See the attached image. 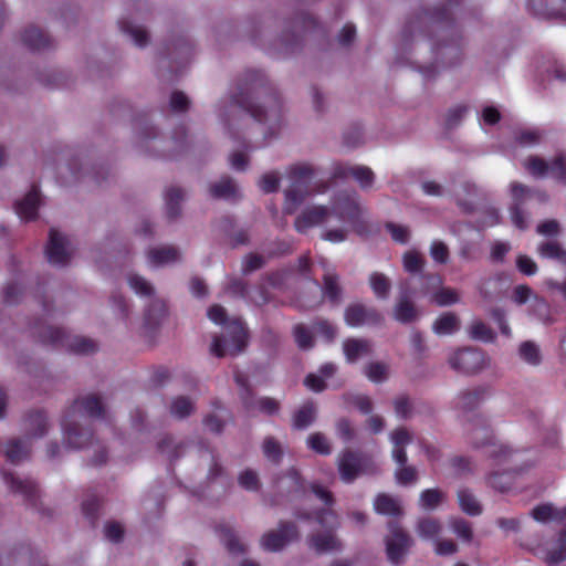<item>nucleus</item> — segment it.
<instances>
[{
  "label": "nucleus",
  "mask_w": 566,
  "mask_h": 566,
  "mask_svg": "<svg viewBox=\"0 0 566 566\" xmlns=\"http://www.w3.org/2000/svg\"><path fill=\"white\" fill-rule=\"evenodd\" d=\"M363 208L356 192L339 195L332 207L311 206L303 210L295 221L298 232H305L312 227H323L322 238L332 243L346 240L348 232L354 229L363 216Z\"/></svg>",
  "instance_id": "obj_1"
},
{
  "label": "nucleus",
  "mask_w": 566,
  "mask_h": 566,
  "mask_svg": "<svg viewBox=\"0 0 566 566\" xmlns=\"http://www.w3.org/2000/svg\"><path fill=\"white\" fill-rule=\"evenodd\" d=\"M103 406L98 397L87 396L77 400L65 413L62 420L64 443L73 449H81L88 444L91 433L82 427L84 416L97 417Z\"/></svg>",
  "instance_id": "obj_2"
},
{
  "label": "nucleus",
  "mask_w": 566,
  "mask_h": 566,
  "mask_svg": "<svg viewBox=\"0 0 566 566\" xmlns=\"http://www.w3.org/2000/svg\"><path fill=\"white\" fill-rule=\"evenodd\" d=\"M392 444L391 458L397 463L395 480L400 485H410L417 481V470L407 465L406 448L412 442L413 437L406 428H397L389 434Z\"/></svg>",
  "instance_id": "obj_3"
},
{
  "label": "nucleus",
  "mask_w": 566,
  "mask_h": 566,
  "mask_svg": "<svg viewBox=\"0 0 566 566\" xmlns=\"http://www.w3.org/2000/svg\"><path fill=\"white\" fill-rule=\"evenodd\" d=\"M128 287L139 297L150 298L144 314L146 326H153L166 314V303L156 296V289L150 281L138 273L129 272L126 275Z\"/></svg>",
  "instance_id": "obj_4"
},
{
  "label": "nucleus",
  "mask_w": 566,
  "mask_h": 566,
  "mask_svg": "<svg viewBox=\"0 0 566 566\" xmlns=\"http://www.w3.org/2000/svg\"><path fill=\"white\" fill-rule=\"evenodd\" d=\"M313 175L314 170L308 164H296L287 169L286 176L291 185L285 191V210L289 213H293L304 199L305 195L300 190V187L303 182L310 180Z\"/></svg>",
  "instance_id": "obj_5"
},
{
  "label": "nucleus",
  "mask_w": 566,
  "mask_h": 566,
  "mask_svg": "<svg viewBox=\"0 0 566 566\" xmlns=\"http://www.w3.org/2000/svg\"><path fill=\"white\" fill-rule=\"evenodd\" d=\"M231 340L216 338L211 345V353L218 357L233 356L241 353L247 345V333L240 321L231 322L227 327Z\"/></svg>",
  "instance_id": "obj_6"
},
{
  "label": "nucleus",
  "mask_w": 566,
  "mask_h": 566,
  "mask_svg": "<svg viewBox=\"0 0 566 566\" xmlns=\"http://www.w3.org/2000/svg\"><path fill=\"white\" fill-rule=\"evenodd\" d=\"M450 366L464 374H474L483 370L490 364L485 354L479 349L464 348L454 352L449 357Z\"/></svg>",
  "instance_id": "obj_7"
},
{
  "label": "nucleus",
  "mask_w": 566,
  "mask_h": 566,
  "mask_svg": "<svg viewBox=\"0 0 566 566\" xmlns=\"http://www.w3.org/2000/svg\"><path fill=\"white\" fill-rule=\"evenodd\" d=\"M523 166L534 177L551 176L566 181V156L563 154L558 155L551 164L538 157H530L524 160Z\"/></svg>",
  "instance_id": "obj_8"
},
{
  "label": "nucleus",
  "mask_w": 566,
  "mask_h": 566,
  "mask_svg": "<svg viewBox=\"0 0 566 566\" xmlns=\"http://www.w3.org/2000/svg\"><path fill=\"white\" fill-rule=\"evenodd\" d=\"M386 552L388 559L392 564H399L407 555L413 541L412 538L398 525L390 524L388 527V534L385 538Z\"/></svg>",
  "instance_id": "obj_9"
},
{
  "label": "nucleus",
  "mask_w": 566,
  "mask_h": 566,
  "mask_svg": "<svg viewBox=\"0 0 566 566\" xmlns=\"http://www.w3.org/2000/svg\"><path fill=\"white\" fill-rule=\"evenodd\" d=\"M244 87H239V95L231 96V104L235 107H247L251 116L262 123L274 125L281 116V108L275 101H270L265 106H248L245 105Z\"/></svg>",
  "instance_id": "obj_10"
},
{
  "label": "nucleus",
  "mask_w": 566,
  "mask_h": 566,
  "mask_svg": "<svg viewBox=\"0 0 566 566\" xmlns=\"http://www.w3.org/2000/svg\"><path fill=\"white\" fill-rule=\"evenodd\" d=\"M337 468L343 482L352 483L367 472V461L359 454L346 450L337 457Z\"/></svg>",
  "instance_id": "obj_11"
},
{
  "label": "nucleus",
  "mask_w": 566,
  "mask_h": 566,
  "mask_svg": "<svg viewBox=\"0 0 566 566\" xmlns=\"http://www.w3.org/2000/svg\"><path fill=\"white\" fill-rule=\"evenodd\" d=\"M120 32L137 48H146L150 42V33L139 14H130L118 22Z\"/></svg>",
  "instance_id": "obj_12"
},
{
  "label": "nucleus",
  "mask_w": 566,
  "mask_h": 566,
  "mask_svg": "<svg viewBox=\"0 0 566 566\" xmlns=\"http://www.w3.org/2000/svg\"><path fill=\"white\" fill-rule=\"evenodd\" d=\"M48 338L50 342L61 344L77 354H90L96 349V344L92 339L69 335L60 328L51 329Z\"/></svg>",
  "instance_id": "obj_13"
},
{
  "label": "nucleus",
  "mask_w": 566,
  "mask_h": 566,
  "mask_svg": "<svg viewBox=\"0 0 566 566\" xmlns=\"http://www.w3.org/2000/svg\"><path fill=\"white\" fill-rule=\"evenodd\" d=\"M46 258L51 264H65L71 258V247L67 239L56 230H51L46 245Z\"/></svg>",
  "instance_id": "obj_14"
},
{
  "label": "nucleus",
  "mask_w": 566,
  "mask_h": 566,
  "mask_svg": "<svg viewBox=\"0 0 566 566\" xmlns=\"http://www.w3.org/2000/svg\"><path fill=\"white\" fill-rule=\"evenodd\" d=\"M382 319V315L375 308L366 307L358 303L349 305L345 311V322L352 327L377 325L380 324Z\"/></svg>",
  "instance_id": "obj_15"
},
{
  "label": "nucleus",
  "mask_w": 566,
  "mask_h": 566,
  "mask_svg": "<svg viewBox=\"0 0 566 566\" xmlns=\"http://www.w3.org/2000/svg\"><path fill=\"white\" fill-rule=\"evenodd\" d=\"M182 254L172 245H158L146 251V262L151 269L163 268L180 262Z\"/></svg>",
  "instance_id": "obj_16"
},
{
  "label": "nucleus",
  "mask_w": 566,
  "mask_h": 566,
  "mask_svg": "<svg viewBox=\"0 0 566 566\" xmlns=\"http://www.w3.org/2000/svg\"><path fill=\"white\" fill-rule=\"evenodd\" d=\"M297 536V532L292 524H282L279 530L266 533L261 545L264 549L275 552L283 548L286 544Z\"/></svg>",
  "instance_id": "obj_17"
},
{
  "label": "nucleus",
  "mask_w": 566,
  "mask_h": 566,
  "mask_svg": "<svg viewBox=\"0 0 566 566\" xmlns=\"http://www.w3.org/2000/svg\"><path fill=\"white\" fill-rule=\"evenodd\" d=\"M338 175L353 178L361 190H371L376 182L373 169L364 165H348L340 168Z\"/></svg>",
  "instance_id": "obj_18"
},
{
  "label": "nucleus",
  "mask_w": 566,
  "mask_h": 566,
  "mask_svg": "<svg viewBox=\"0 0 566 566\" xmlns=\"http://www.w3.org/2000/svg\"><path fill=\"white\" fill-rule=\"evenodd\" d=\"M40 205V193L36 188H32L15 202V212L21 220L31 221L36 218Z\"/></svg>",
  "instance_id": "obj_19"
},
{
  "label": "nucleus",
  "mask_w": 566,
  "mask_h": 566,
  "mask_svg": "<svg viewBox=\"0 0 566 566\" xmlns=\"http://www.w3.org/2000/svg\"><path fill=\"white\" fill-rule=\"evenodd\" d=\"M531 515L538 523H559L566 520V506L542 503L532 510Z\"/></svg>",
  "instance_id": "obj_20"
},
{
  "label": "nucleus",
  "mask_w": 566,
  "mask_h": 566,
  "mask_svg": "<svg viewBox=\"0 0 566 566\" xmlns=\"http://www.w3.org/2000/svg\"><path fill=\"white\" fill-rule=\"evenodd\" d=\"M528 189L523 185L517 182H513L511 185V196L514 202V207L511 208V218L514 226L520 229L526 228V221L522 211L518 210L517 205H520L524 199H526L528 197Z\"/></svg>",
  "instance_id": "obj_21"
},
{
  "label": "nucleus",
  "mask_w": 566,
  "mask_h": 566,
  "mask_svg": "<svg viewBox=\"0 0 566 566\" xmlns=\"http://www.w3.org/2000/svg\"><path fill=\"white\" fill-rule=\"evenodd\" d=\"M371 343L365 339L350 338L344 342L343 350L348 363H355L371 354Z\"/></svg>",
  "instance_id": "obj_22"
},
{
  "label": "nucleus",
  "mask_w": 566,
  "mask_h": 566,
  "mask_svg": "<svg viewBox=\"0 0 566 566\" xmlns=\"http://www.w3.org/2000/svg\"><path fill=\"white\" fill-rule=\"evenodd\" d=\"M467 434L475 447L491 443L492 433L488 424L480 418L474 419L465 427Z\"/></svg>",
  "instance_id": "obj_23"
},
{
  "label": "nucleus",
  "mask_w": 566,
  "mask_h": 566,
  "mask_svg": "<svg viewBox=\"0 0 566 566\" xmlns=\"http://www.w3.org/2000/svg\"><path fill=\"white\" fill-rule=\"evenodd\" d=\"M527 2L538 14L566 18V0H527Z\"/></svg>",
  "instance_id": "obj_24"
},
{
  "label": "nucleus",
  "mask_w": 566,
  "mask_h": 566,
  "mask_svg": "<svg viewBox=\"0 0 566 566\" xmlns=\"http://www.w3.org/2000/svg\"><path fill=\"white\" fill-rule=\"evenodd\" d=\"M513 300L517 304H524L530 300L534 302V308L537 311L543 318L548 310V305L545 300L533 294L532 290L527 285H518L515 287L513 293Z\"/></svg>",
  "instance_id": "obj_25"
},
{
  "label": "nucleus",
  "mask_w": 566,
  "mask_h": 566,
  "mask_svg": "<svg viewBox=\"0 0 566 566\" xmlns=\"http://www.w3.org/2000/svg\"><path fill=\"white\" fill-rule=\"evenodd\" d=\"M460 327L459 317L451 312L441 314L433 322L432 329L439 336H447L454 334Z\"/></svg>",
  "instance_id": "obj_26"
},
{
  "label": "nucleus",
  "mask_w": 566,
  "mask_h": 566,
  "mask_svg": "<svg viewBox=\"0 0 566 566\" xmlns=\"http://www.w3.org/2000/svg\"><path fill=\"white\" fill-rule=\"evenodd\" d=\"M442 532L441 523L432 517L420 518L416 525L417 535L424 541H436Z\"/></svg>",
  "instance_id": "obj_27"
},
{
  "label": "nucleus",
  "mask_w": 566,
  "mask_h": 566,
  "mask_svg": "<svg viewBox=\"0 0 566 566\" xmlns=\"http://www.w3.org/2000/svg\"><path fill=\"white\" fill-rule=\"evenodd\" d=\"M374 507L377 513L382 515L396 516L402 512L400 500L384 493L376 496Z\"/></svg>",
  "instance_id": "obj_28"
},
{
  "label": "nucleus",
  "mask_w": 566,
  "mask_h": 566,
  "mask_svg": "<svg viewBox=\"0 0 566 566\" xmlns=\"http://www.w3.org/2000/svg\"><path fill=\"white\" fill-rule=\"evenodd\" d=\"M22 41L25 45L34 51H41L45 48H49L51 44L50 36L34 27L24 30L22 33Z\"/></svg>",
  "instance_id": "obj_29"
},
{
  "label": "nucleus",
  "mask_w": 566,
  "mask_h": 566,
  "mask_svg": "<svg viewBox=\"0 0 566 566\" xmlns=\"http://www.w3.org/2000/svg\"><path fill=\"white\" fill-rule=\"evenodd\" d=\"M336 370V367L334 364H325L321 367L319 369V375H316V374H311L308 375L305 380H304V384L305 386L313 390V391H322L324 388H325V379L329 378L331 376L334 375Z\"/></svg>",
  "instance_id": "obj_30"
},
{
  "label": "nucleus",
  "mask_w": 566,
  "mask_h": 566,
  "mask_svg": "<svg viewBox=\"0 0 566 566\" xmlns=\"http://www.w3.org/2000/svg\"><path fill=\"white\" fill-rule=\"evenodd\" d=\"M418 317L415 304L407 297H401L394 307V318L400 323H410Z\"/></svg>",
  "instance_id": "obj_31"
},
{
  "label": "nucleus",
  "mask_w": 566,
  "mask_h": 566,
  "mask_svg": "<svg viewBox=\"0 0 566 566\" xmlns=\"http://www.w3.org/2000/svg\"><path fill=\"white\" fill-rule=\"evenodd\" d=\"M458 502L460 509L468 515L476 516L482 513V506L474 494L468 489H461L458 492Z\"/></svg>",
  "instance_id": "obj_32"
},
{
  "label": "nucleus",
  "mask_w": 566,
  "mask_h": 566,
  "mask_svg": "<svg viewBox=\"0 0 566 566\" xmlns=\"http://www.w3.org/2000/svg\"><path fill=\"white\" fill-rule=\"evenodd\" d=\"M368 281L377 298L386 300L389 296L391 281L387 275L380 272H374L369 275Z\"/></svg>",
  "instance_id": "obj_33"
},
{
  "label": "nucleus",
  "mask_w": 566,
  "mask_h": 566,
  "mask_svg": "<svg viewBox=\"0 0 566 566\" xmlns=\"http://www.w3.org/2000/svg\"><path fill=\"white\" fill-rule=\"evenodd\" d=\"M364 374L371 382L381 384L389 378L390 369L386 363L373 361L365 366Z\"/></svg>",
  "instance_id": "obj_34"
},
{
  "label": "nucleus",
  "mask_w": 566,
  "mask_h": 566,
  "mask_svg": "<svg viewBox=\"0 0 566 566\" xmlns=\"http://www.w3.org/2000/svg\"><path fill=\"white\" fill-rule=\"evenodd\" d=\"M451 532L463 543L469 544L473 539V530L471 524L461 517H451L448 521Z\"/></svg>",
  "instance_id": "obj_35"
},
{
  "label": "nucleus",
  "mask_w": 566,
  "mask_h": 566,
  "mask_svg": "<svg viewBox=\"0 0 566 566\" xmlns=\"http://www.w3.org/2000/svg\"><path fill=\"white\" fill-rule=\"evenodd\" d=\"M316 417V408L313 403H304L293 417V426L296 429H305L313 423Z\"/></svg>",
  "instance_id": "obj_36"
},
{
  "label": "nucleus",
  "mask_w": 566,
  "mask_h": 566,
  "mask_svg": "<svg viewBox=\"0 0 566 566\" xmlns=\"http://www.w3.org/2000/svg\"><path fill=\"white\" fill-rule=\"evenodd\" d=\"M238 190V186L229 178H223L210 187L212 197L223 199H230L237 196Z\"/></svg>",
  "instance_id": "obj_37"
},
{
  "label": "nucleus",
  "mask_w": 566,
  "mask_h": 566,
  "mask_svg": "<svg viewBox=\"0 0 566 566\" xmlns=\"http://www.w3.org/2000/svg\"><path fill=\"white\" fill-rule=\"evenodd\" d=\"M545 559L548 564L557 565L566 559V539L557 538L547 547Z\"/></svg>",
  "instance_id": "obj_38"
},
{
  "label": "nucleus",
  "mask_w": 566,
  "mask_h": 566,
  "mask_svg": "<svg viewBox=\"0 0 566 566\" xmlns=\"http://www.w3.org/2000/svg\"><path fill=\"white\" fill-rule=\"evenodd\" d=\"M4 480L13 492L20 493L27 497L31 496L35 491V484L31 480H23L12 474H6Z\"/></svg>",
  "instance_id": "obj_39"
},
{
  "label": "nucleus",
  "mask_w": 566,
  "mask_h": 566,
  "mask_svg": "<svg viewBox=\"0 0 566 566\" xmlns=\"http://www.w3.org/2000/svg\"><path fill=\"white\" fill-rule=\"evenodd\" d=\"M444 500V494L438 489H428L421 492L419 497L420 507L426 511L437 509Z\"/></svg>",
  "instance_id": "obj_40"
},
{
  "label": "nucleus",
  "mask_w": 566,
  "mask_h": 566,
  "mask_svg": "<svg viewBox=\"0 0 566 566\" xmlns=\"http://www.w3.org/2000/svg\"><path fill=\"white\" fill-rule=\"evenodd\" d=\"M311 545L317 552H331L339 547L338 539L329 532L324 534H317L312 537Z\"/></svg>",
  "instance_id": "obj_41"
},
{
  "label": "nucleus",
  "mask_w": 566,
  "mask_h": 566,
  "mask_svg": "<svg viewBox=\"0 0 566 566\" xmlns=\"http://www.w3.org/2000/svg\"><path fill=\"white\" fill-rule=\"evenodd\" d=\"M538 254L543 258L555 259L560 264L566 265V250L557 242H546L538 247Z\"/></svg>",
  "instance_id": "obj_42"
},
{
  "label": "nucleus",
  "mask_w": 566,
  "mask_h": 566,
  "mask_svg": "<svg viewBox=\"0 0 566 566\" xmlns=\"http://www.w3.org/2000/svg\"><path fill=\"white\" fill-rule=\"evenodd\" d=\"M431 301L439 306H449L460 302V295L455 290L440 287L431 295Z\"/></svg>",
  "instance_id": "obj_43"
},
{
  "label": "nucleus",
  "mask_w": 566,
  "mask_h": 566,
  "mask_svg": "<svg viewBox=\"0 0 566 566\" xmlns=\"http://www.w3.org/2000/svg\"><path fill=\"white\" fill-rule=\"evenodd\" d=\"M307 447L313 451L327 455L332 452V448L328 439L319 432L312 433L306 440Z\"/></svg>",
  "instance_id": "obj_44"
},
{
  "label": "nucleus",
  "mask_w": 566,
  "mask_h": 566,
  "mask_svg": "<svg viewBox=\"0 0 566 566\" xmlns=\"http://www.w3.org/2000/svg\"><path fill=\"white\" fill-rule=\"evenodd\" d=\"M29 453V443L27 441H11L6 448V454L12 462H19Z\"/></svg>",
  "instance_id": "obj_45"
},
{
  "label": "nucleus",
  "mask_w": 566,
  "mask_h": 566,
  "mask_svg": "<svg viewBox=\"0 0 566 566\" xmlns=\"http://www.w3.org/2000/svg\"><path fill=\"white\" fill-rule=\"evenodd\" d=\"M402 264L405 271L418 273L423 269L424 260L419 252L410 250L402 255Z\"/></svg>",
  "instance_id": "obj_46"
},
{
  "label": "nucleus",
  "mask_w": 566,
  "mask_h": 566,
  "mask_svg": "<svg viewBox=\"0 0 566 566\" xmlns=\"http://www.w3.org/2000/svg\"><path fill=\"white\" fill-rule=\"evenodd\" d=\"M520 357L530 365H538L542 359L538 346L532 342L521 344Z\"/></svg>",
  "instance_id": "obj_47"
},
{
  "label": "nucleus",
  "mask_w": 566,
  "mask_h": 566,
  "mask_svg": "<svg viewBox=\"0 0 566 566\" xmlns=\"http://www.w3.org/2000/svg\"><path fill=\"white\" fill-rule=\"evenodd\" d=\"M184 199L182 190L178 188L169 189L165 195V201L167 207V212L170 217H175L179 211V203Z\"/></svg>",
  "instance_id": "obj_48"
},
{
  "label": "nucleus",
  "mask_w": 566,
  "mask_h": 566,
  "mask_svg": "<svg viewBox=\"0 0 566 566\" xmlns=\"http://www.w3.org/2000/svg\"><path fill=\"white\" fill-rule=\"evenodd\" d=\"M238 482L247 491H256L260 486L259 475L251 469L243 470L238 476Z\"/></svg>",
  "instance_id": "obj_49"
},
{
  "label": "nucleus",
  "mask_w": 566,
  "mask_h": 566,
  "mask_svg": "<svg viewBox=\"0 0 566 566\" xmlns=\"http://www.w3.org/2000/svg\"><path fill=\"white\" fill-rule=\"evenodd\" d=\"M516 145L521 147H533L541 143L542 135L535 129H524L516 134Z\"/></svg>",
  "instance_id": "obj_50"
},
{
  "label": "nucleus",
  "mask_w": 566,
  "mask_h": 566,
  "mask_svg": "<svg viewBox=\"0 0 566 566\" xmlns=\"http://www.w3.org/2000/svg\"><path fill=\"white\" fill-rule=\"evenodd\" d=\"M348 403L356 407L363 413H369L374 409V402L370 397L361 394H352L346 397Z\"/></svg>",
  "instance_id": "obj_51"
},
{
  "label": "nucleus",
  "mask_w": 566,
  "mask_h": 566,
  "mask_svg": "<svg viewBox=\"0 0 566 566\" xmlns=\"http://www.w3.org/2000/svg\"><path fill=\"white\" fill-rule=\"evenodd\" d=\"M280 176L275 171L264 174L259 180V187L264 192H273L277 190Z\"/></svg>",
  "instance_id": "obj_52"
},
{
  "label": "nucleus",
  "mask_w": 566,
  "mask_h": 566,
  "mask_svg": "<svg viewBox=\"0 0 566 566\" xmlns=\"http://www.w3.org/2000/svg\"><path fill=\"white\" fill-rule=\"evenodd\" d=\"M192 402L189 399L179 397L171 403V413L178 418H184L192 411Z\"/></svg>",
  "instance_id": "obj_53"
},
{
  "label": "nucleus",
  "mask_w": 566,
  "mask_h": 566,
  "mask_svg": "<svg viewBox=\"0 0 566 566\" xmlns=\"http://www.w3.org/2000/svg\"><path fill=\"white\" fill-rule=\"evenodd\" d=\"M46 417L41 412L31 416L29 419V427L34 437H42L46 431Z\"/></svg>",
  "instance_id": "obj_54"
},
{
  "label": "nucleus",
  "mask_w": 566,
  "mask_h": 566,
  "mask_svg": "<svg viewBox=\"0 0 566 566\" xmlns=\"http://www.w3.org/2000/svg\"><path fill=\"white\" fill-rule=\"evenodd\" d=\"M294 337L297 345L303 349H307L313 345L312 333L303 325L294 327Z\"/></svg>",
  "instance_id": "obj_55"
},
{
  "label": "nucleus",
  "mask_w": 566,
  "mask_h": 566,
  "mask_svg": "<svg viewBox=\"0 0 566 566\" xmlns=\"http://www.w3.org/2000/svg\"><path fill=\"white\" fill-rule=\"evenodd\" d=\"M470 335L473 338L480 340H490L492 339V332L490 328L481 321H474L470 326Z\"/></svg>",
  "instance_id": "obj_56"
},
{
  "label": "nucleus",
  "mask_w": 566,
  "mask_h": 566,
  "mask_svg": "<svg viewBox=\"0 0 566 566\" xmlns=\"http://www.w3.org/2000/svg\"><path fill=\"white\" fill-rule=\"evenodd\" d=\"M430 255L438 263H446L449 259V251L441 241H433L430 247Z\"/></svg>",
  "instance_id": "obj_57"
},
{
  "label": "nucleus",
  "mask_w": 566,
  "mask_h": 566,
  "mask_svg": "<svg viewBox=\"0 0 566 566\" xmlns=\"http://www.w3.org/2000/svg\"><path fill=\"white\" fill-rule=\"evenodd\" d=\"M323 293L325 296L329 297L332 301H336L338 298L339 289H338L336 277L334 275L325 274Z\"/></svg>",
  "instance_id": "obj_58"
},
{
  "label": "nucleus",
  "mask_w": 566,
  "mask_h": 566,
  "mask_svg": "<svg viewBox=\"0 0 566 566\" xmlns=\"http://www.w3.org/2000/svg\"><path fill=\"white\" fill-rule=\"evenodd\" d=\"M387 229L389 233L391 234L392 240H395L398 243H407L410 237L409 230L399 224L389 223L387 224Z\"/></svg>",
  "instance_id": "obj_59"
},
{
  "label": "nucleus",
  "mask_w": 566,
  "mask_h": 566,
  "mask_svg": "<svg viewBox=\"0 0 566 566\" xmlns=\"http://www.w3.org/2000/svg\"><path fill=\"white\" fill-rule=\"evenodd\" d=\"M434 552L438 555H453L458 552V546L451 539H439L434 541Z\"/></svg>",
  "instance_id": "obj_60"
},
{
  "label": "nucleus",
  "mask_w": 566,
  "mask_h": 566,
  "mask_svg": "<svg viewBox=\"0 0 566 566\" xmlns=\"http://www.w3.org/2000/svg\"><path fill=\"white\" fill-rule=\"evenodd\" d=\"M81 167L80 159L75 158L66 164L59 166V174L62 178L67 179L70 177H76Z\"/></svg>",
  "instance_id": "obj_61"
},
{
  "label": "nucleus",
  "mask_w": 566,
  "mask_h": 566,
  "mask_svg": "<svg viewBox=\"0 0 566 566\" xmlns=\"http://www.w3.org/2000/svg\"><path fill=\"white\" fill-rule=\"evenodd\" d=\"M537 232L545 237H556L560 232V227L556 220H546L537 226Z\"/></svg>",
  "instance_id": "obj_62"
},
{
  "label": "nucleus",
  "mask_w": 566,
  "mask_h": 566,
  "mask_svg": "<svg viewBox=\"0 0 566 566\" xmlns=\"http://www.w3.org/2000/svg\"><path fill=\"white\" fill-rule=\"evenodd\" d=\"M317 522L325 528L332 530L338 525V520L335 513L331 510L322 511L317 516Z\"/></svg>",
  "instance_id": "obj_63"
},
{
  "label": "nucleus",
  "mask_w": 566,
  "mask_h": 566,
  "mask_svg": "<svg viewBox=\"0 0 566 566\" xmlns=\"http://www.w3.org/2000/svg\"><path fill=\"white\" fill-rule=\"evenodd\" d=\"M314 332L316 335L322 336L326 340H332L336 335L335 328L325 321L316 323L314 325Z\"/></svg>",
  "instance_id": "obj_64"
}]
</instances>
